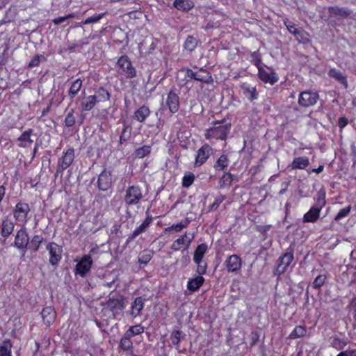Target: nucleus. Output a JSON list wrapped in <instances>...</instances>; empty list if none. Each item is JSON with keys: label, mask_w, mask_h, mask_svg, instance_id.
I'll return each instance as SVG.
<instances>
[{"label": "nucleus", "mask_w": 356, "mask_h": 356, "mask_svg": "<svg viewBox=\"0 0 356 356\" xmlns=\"http://www.w3.org/2000/svg\"><path fill=\"white\" fill-rule=\"evenodd\" d=\"M230 130V124H222L220 122H216L214 126L207 129L205 138L207 139H220L225 140Z\"/></svg>", "instance_id": "1"}, {"label": "nucleus", "mask_w": 356, "mask_h": 356, "mask_svg": "<svg viewBox=\"0 0 356 356\" xmlns=\"http://www.w3.org/2000/svg\"><path fill=\"white\" fill-rule=\"evenodd\" d=\"M144 197L142 189L138 186H129L125 191L124 202L127 206L137 205Z\"/></svg>", "instance_id": "2"}, {"label": "nucleus", "mask_w": 356, "mask_h": 356, "mask_svg": "<svg viewBox=\"0 0 356 356\" xmlns=\"http://www.w3.org/2000/svg\"><path fill=\"white\" fill-rule=\"evenodd\" d=\"M124 307V299L121 296L109 298L104 307V309L110 311L114 317L120 314Z\"/></svg>", "instance_id": "3"}, {"label": "nucleus", "mask_w": 356, "mask_h": 356, "mask_svg": "<svg viewBox=\"0 0 356 356\" xmlns=\"http://www.w3.org/2000/svg\"><path fill=\"white\" fill-rule=\"evenodd\" d=\"M258 76L264 83L270 85L275 84L278 81L277 74L273 71V69L265 66L261 65V61H258Z\"/></svg>", "instance_id": "4"}, {"label": "nucleus", "mask_w": 356, "mask_h": 356, "mask_svg": "<svg viewBox=\"0 0 356 356\" xmlns=\"http://www.w3.org/2000/svg\"><path fill=\"white\" fill-rule=\"evenodd\" d=\"M116 67L119 73L124 74L127 78H132L136 75V71L127 56H121L118 59Z\"/></svg>", "instance_id": "5"}, {"label": "nucleus", "mask_w": 356, "mask_h": 356, "mask_svg": "<svg viewBox=\"0 0 356 356\" xmlns=\"http://www.w3.org/2000/svg\"><path fill=\"white\" fill-rule=\"evenodd\" d=\"M97 249L92 248L90 251V254L84 255L76 266V273L83 277L90 269L92 261L90 254H95Z\"/></svg>", "instance_id": "6"}, {"label": "nucleus", "mask_w": 356, "mask_h": 356, "mask_svg": "<svg viewBox=\"0 0 356 356\" xmlns=\"http://www.w3.org/2000/svg\"><path fill=\"white\" fill-rule=\"evenodd\" d=\"M193 239L194 234L186 232L184 234L179 236V237L172 243L171 249L175 251H178L182 248L184 250H187Z\"/></svg>", "instance_id": "7"}, {"label": "nucleus", "mask_w": 356, "mask_h": 356, "mask_svg": "<svg viewBox=\"0 0 356 356\" xmlns=\"http://www.w3.org/2000/svg\"><path fill=\"white\" fill-rule=\"evenodd\" d=\"M74 159V149L68 148L63 152L58 162V171H63L72 163Z\"/></svg>", "instance_id": "8"}, {"label": "nucleus", "mask_w": 356, "mask_h": 356, "mask_svg": "<svg viewBox=\"0 0 356 356\" xmlns=\"http://www.w3.org/2000/svg\"><path fill=\"white\" fill-rule=\"evenodd\" d=\"M211 151L212 149L209 145L204 144L202 146L197 152L194 163L195 167H200L203 165L210 156Z\"/></svg>", "instance_id": "9"}, {"label": "nucleus", "mask_w": 356, "mask_h": 356, "mask_svg": "<svg viewBox=\"0 0 356 356\" xmlns=\"http://www.w3.org/2000/svg\"><path fill=\"white\" fill-rule=\"evenodd\" d=\"M29 211L30 207L27 203L19 202L15 206L14 217L16 220L25 223L27 222V216Z\"/></svg>", "instance_id": "10"}, {"label": "nucleus", "mask_w": 356, "mask_h": 356, "mask_svg": "<svg viewBox=\"0 0 356 356\" xmlns=\"http://www.w3.org/2000/svg\"><path fill=\"white\" fill-rule=\"evenodd\" d=\"M47 250L50 254L49 262L51 265H56L61 259L62 248L55 243H49L47 245Z\"/></svg>", "instance_id": "11"}, {"label": "nucleus", "mask_w": 356, "mask_h": 356, "mask_svg": "<svg viewBox=\"0 0 356 356\" xmlns=\"http://www.w3.org/2000/svg\"><path fill=\"white\" fill-rule=\"evenodd\" d=\"M29 241V236L27 234L26 228L24 226L19 229L15 236L14 245L17 249H25L28 245Z\"/></svg>", "instance_id": "12"}, {"label": "nucleus", "mask_w": 356, "mask_h": 356, "mask_svg": "<svg viewBox=\"0 0 356 356\" xmlns=\"http://www.w3.org/2000/svg\"><path fill=\"white\" fill-rule=\"evenodd\" d=\"M318 95L315 92L305 91L300 93L299 97V104L302 106H310L316 103Z\"/></svg>", "instance_id": "13"}, {"label": "nucleus", "mask_w": 356, "mask_h": 356, "mask_svg": "<svg viewBox=\"0 0 356 356\" xmlns=\"http://www.w3.org/2000/svg\"><path fill=\"white\" fill-rule=\"evenodd\" d=\"M186 76L191 79H195L204 83L209 82V81L211 79V76H209V74L202 69L200 70V71L198 72H193L190 69H186Z\"/></svg>", "instance_id": "14"}, {"label": "nucleus", "mask_w": 356, "mask_h": 356, "mask_svg": "<svg viewBox=\"0 0 356 356\" xmlns=\"http://www.w3.org/2000/svg\"><path fill=\"white\" fill-rule=\"evenodd\" d=\"M293 259V255L292 253H285L282 257L280 258L279 264L276 269L277 273L279 275L284 273L291 264Z\"/></svg>", "instance_id": "15"}, {"label": "nucleus", "mask_w": 356, "mask_h": 356, "mask_svg": "<svg viewBox=\"0 0 356 356\" xmlns=\"http://www.w3.org/2000/svg\"><path fill=\"white\" fill-rule=\"evenodd\" d=\"M226 266L229 272H236L241 269L242 265L241 259L236 254L229 256L226 261Z\"/></svg>", "instance_id": "16"}, {"label": "nucleus", "mask_w": 356, "mask_h": 356, "mask_svg": "<svg viewBox=\"0 0 356 356\" xmlns=\"http://www.w3.org/2000/svg\"><path fill=\"white\" fill-rule=\"evenodd\" d=\"M166 104L170 112L176 113L179 109V105L178 95L174 92H170L166 99Z\"/></svg>", "instance_id": "17"}, {"label": "nucleus", "mask_w": 356, "mask_h": 356, "mask_svg": "<svg viewBox=\"0 0 356 356\" xmlns=\"http://www.w3.org/2000/svg\"><path fill=\"white\" fill-rule=\"evenodd\" d=\"M41 316L44 323L49 325L55 321L56 314L54 309L52 307L49 306L42 309Z\"/></svg>", "instance_id": "18"}, {"label": "nucleus", "mask_w": 356, "mask_h": 356, "mask_svg": "<svg viewBox=\"0 0 356 356\" xmlns=\"http://www.w3.org/2000/svg\"><path fill=\"white\" fill-rule=\"evenodd\" d=\"M111 174L109 172H102L98 179V186L102 191H106L111 184Z\"/></svg>", "instance_id": "19"}, {"label": "nucleus", "mask_w": 356, "mask_h": 356, "mask_svg": "<svg viewBox=\"0 0 356 356\" xmlns=\"http://www.w3.org/2000/svg\"><path fill=\"white\" fill-rule=\"evenodd\" d=\"M14 223L8 218H5L1 223V236L6 238L14 230Z\"/></svg>", "instance_id": "20"}, {"label": "nucleus", "mask_w": 356, "mask_h": 356, "mask_svg": "<svg viewBox=\"0 0 356 356\" xmlns=\"http://www.w3.org/2000/svg\"><path fill=\"white\" fill-rule=\"evenodd\" d=\"M144 307V302L141 297L136 298L134 301L131 303V315L136 318L140 314V312L143 310Z\"/></svg>", "instance_id": "21"}, {"label": "nucleus", "mask_w": 356, "mask_h": 356, "mask_svg": "<svg viewBox=\"0 0 356 356\" xmlns=\"http://www.w3.org/2000/svg\"><path fill=\"white\" fill-rule=\"evenodd\" d=\"M32 130H28L24 131L20 137L18 138L19 146L22 147H30L33 143V140L31 139V136L32 134Z\"/></svg>", "instance_id": "22"}, {"label": "nucleus", "mask_w": 356, "mask_h": 356, "mask_svg": "<svg viewBox=\"0 0 356 356\" xmlns=\"http://www.w3.org/2000/svg\"><path fill=\"white\" fill-rule=\"evenodd\" d=\"M150 111L145 106H140L134 114V118L140 122H143L149 115Z\"/></svg>", "instance_id": "23"}, {"label": "nucleus", "mask_w": 356, "mask_h": 356, "mask_svg": "<svg viewBox=\"0 0 356 356\" xmlns=\"http://www.w3.org/2000/svg\"><path fill=\"white\" fill-rule=\"evenodd\" d=\"M208 250L207 245L205 243H202L199 245L194 252L193 261L195 263H199L201 261H203L202 259Z\"/></svg>", "instance_id": "24"}, {"label": "nucleus", "mask_w": 356, "mask_h": 356, "mask_svg": "<svg viewBox=\"0 0 356 356\" xmlns=\"http://www.w3.org/2000/svg\"><path fill=\"white\" fill-rule=\"evenodd\" d=\"M92 96L95 97L97 103H99L109 100L111 94L105 88H100L95 91Z\"/></svg>", "instance_id": "25"}, {"label": "nucleus", "mask_w": 356, "mask_h": 356, "mask_svg": "<svg viewBox=\"0 0 356 356\" xmlns=\"http://www.w3.org/2000/svg\"><path fill=\"white\" fill-rule=\"evenodd\" d=\"M309 164V160L307 157L300 156L295 158L292 162L293 169H305Z\"/></svg>", "instance_id": "26"}, {"label": "nucleus", "mask_w": 356, "mask_h": 356, "mask_svg": "<svg viewBox=\"0 0 356 356\" xmlns=\"http://www.w3.org/2000/svg\"><path fill=\"white\" fill-rule=\"evenodd\" d=\"M321 209L316 207H312L307 212L304 216V221L309 222H315L319 217Z\"/></svg>", "instance_id": "27"}, {"label": "nucleus", "mask_w": 356, "mask_h": 356, "mask_svg": "<svg viewBox=\"0 0 356 356\" xmlns=\"http://www.w3.org/2000/svg\"><path fill=\"white\" fill-rule=\"evenodd\" d=\"M204 279L202 276H197L194 279L190 280L187 283L188 289L192 291H195L200 289L202 285Z\"/></svg>", "instance_id": "28"}, {"label": "nucleus", "mask_w": 356, "mask_h": 356, "mask_svg": "<svg viewBox=\"0 0 356 356\" xmlns=\"http://www.w3.org/2000/svg\"><path fill=\"white\" fill-rule=\"evenodd\" d=\"M189 222L187 220L181 221L177 223L172 224V225L165 227L164 232L165 233L175 232L176 233L180 232L182 229L187 227Z\"/></svg>", "instance_id": "29"}, {"label": "nucleus", "mask_w": 356, "mask_h": 356, "mask_svg": "<svg viewBox=\"0 0 356 356\" xmlns=\"http://www.w3.org/2000/svg\"><path fill=\"white\" fill-rule=\"evenodd\" d=\"M174 6L178 10H188L194 6V3L191 0H175Z\"/></svg>", "instance_id": "30"}, {"label": "nucleus", "mask_w": 356, "mask_h": 356, "mask_svg": "<svg viewBox=\"0 0 356 356\" xmlns=\"http://www.w3.org/2000/svg\"><path fill=\"white\" fill-rule=\"evenodd\" d=\"M329 13L332 16L346 17L349 15L350 13L349 10L344 8H341L339 7H330Z\"/></svg>", "instance_id": "31"}, {"label": "nucleus", "mask_w": 356, "mask_h": 356, "mask_svg": "<svg viewBox=\"0 0 356 356\" xmlns=\"http://www.w3.org/2000/svg\"><path fill=\"white\" fill-rule=\"evenodd\" d=\"M97 104L95 97L90 95L86 97L81 102V107L83 111H90Z\"/></svg>", "instance_id": "32"}, {"label": "nucleus", "mask_w": 356, "mask_h": 356, "mask_svg": "<svg viewBox=\"0 0 356 356\" xmlns=\"http://www.w3.org/2000/svg\"><path fill=\"white\" fill-rule=\"evenodd\" d=\"M82 87V81L80 79H76L72 83L70 88L69 90V95L72 99L74 98L78 92L80 91Z\"/></svg>", "instance_id": "33"}, {"label": "nucleus", "mask_w": 356, "mask_h": 356, "mask_svg": "<svg viewBox=\"0 0 356 356\" xmlns=\"http://www.w3.org/2000/svg\"><path fill=\"white\" fill-rule=\"evenodd\" d=\"M151 221H152V219L149 218H147L142 223L141 225L137 227L136 229H135V230L132 233V236H131V238H136L137 236H138L139 234L143 233L146 229L147 228V227L149 225V224L151 223Z\"/></svg>", "instance_id": "34"}, {"label": "nucleus", "mask_w": 356, "mask_h": 356, "mask_svg": "<svg viewBox=\"0 0 356 356\" xmlns=\"http://www.w3.org/2000/svg\"><path fill=\"white\" fill-rule=\"evenodd\" d=\"M229 160L226 155H221L216 163L214 164V168L216 170L222 171L225 170V168L228 165Z\"/></svg>", "instance_id": "35"}, {"label": "nucleus", "mask_w": 356, "mask_h": 356, "mask_svg": "<svg viewBox=\"0 0 356 356\" xmlns=\"http://www.w3.org/2000/svg\"><path fill=\"white\" fill-rule=\"evenodd\" d=\"M328 75L330 77L336 79L337 81H340L341 83L344 84L346 87H347L346 79L340 71L336 69H331L328 72Z\"/></svg>", "instance_id": "36"}, {"label": "nucleus", "mask_w": 356, "mask_h": 356, "mask_svg": "<svg viewBox=\"0 0 356 356\" xmlns=\"http://www.w3.org/2000/svg\"><path fill=\"white\" fill-rule=\"evenodd\" d=\"M120 346L124 350H131L133 348V343L131 340V337L124 334L120 340Z\"/></svg>", "instance_id": "37"}, {"label": "nucleus", "mask_w": 356, "mask_h": 356, "mask_svg": "<svg viewBox=\"0 0 356 356\" xmlns=\"http://www.w3.org/2000/svg\"><path fill=\"white\" fill-rule=\"evenodd\" d=\"M144 332V327L138 324L134 326H131L129 330L125 332V334L129 337L140 334Z\"/></svg>", "instance_id": "38"}, {"label": "nucleus", "mask_w": 356, "mask_h": 356, "mask_svg": "<svg viewBox=\"0 0 356 356\" xmlns=\"http://www.w3.org/2000/svg\"><path fill=\"white\" fill-rule=\"evenodd\" d=\"M195 180V175L190 172H186L182 178V186L184 188H189Z\"/></svg>", "instance_id": "39"}, {"label": "nucleus", "mask_w": 356, "mask_h": 356, "mask_svg": "<svg viewBox=\"0 0 356 356\" xmlns=\"http://www.w3.org/2000/svg\"><path fill=\"white\" fill-rule=\"evenodd\" d=\"M197 45V40L192 36H188L184 44V47L186 50L191 52L195 49Z\"/></svg>", "instance_id": "40"}, {"label": "nucleus", "mask_w": 356, "mask_h": 356, "mask_svg": "<svg viewBox=\"0 0 356 356\" xmlns=\"http://www.w3.org/2000/svg\"><path fill=\"white\" fill-rule=\"evenodd\" d=\"M233 178L230 173L225 174L219 181V185L220 188H226L231 185Z\"/></svg>", "instance_id": "41"}, {"label": "nucleus", "mask_w": 356, "mask_h": 356, "mask_svg": "<svg viewBox=\"0 0 356 356\" xmlns=\"http://www.w3.org/2000/svg\"><path fill=\"white\" fill-rule=\"evenodd\" d=\"M307 330L302 326H297L296 327L292 332L290 334V338L296 339L298 337H303L306 334Z\"/></svg>", "instance_id": "42"}, {"label": "nucleus", "mask_w": 356, "mask_h": 356, "mask_svg": "<svg viewBox=\"0 0 356 356\" xmlns=\"http://www.w3.org/2000/svg\"><path fill=\"white\" fill-rule=\"evenodd\" d=\"M151 152V147L149 145H144L141 147L138 148L135 154L136 156L138 158H143L145 156L148 155Z\"/></svg>", "instance_id": "43"}, {"label": "nucleus", "mask_w": 356, "mask_h": 356, "mask_svg": "<svg viewBox=\"0 0 356 356\" xmlns=\"http://www.w3.org/2000/svg\"><path fill=\"white\" fill-rule=\"evenodd\" d=\"M298 33L299 34H296L295 37L299 42L303 43L309 42V35L307 32H305L302 29H299Z\"/></svg>", "instance_id": "44"}, {"label": "nucleus", "mask_w": 356, "mask_h": 356, "mask_svg": "<svg viewBox=\"0 0 356 356\" xmlns=\"http://www.w3.org/2000/svg\"><path fill=\"white\" fill-rule=\"evenodd\" d=\"M0 356H11V344L5 343L0 346Z\"/></svg>", "instance_id": "45"}, {"label": "nucleus", "mask_w": 356, "mask_h": 356, "mask_svg": "<svg viewBox=\"0 0 356 356\" xmlns=\"http://www.w3.org/2000/svg\"><path fill=\"white\" fill-rule=\"evenodd\" d=\"M104 15H105V13L94 15L93 16H91V17L87 18L85 21H83V24H88L90 23H96L97 22H99Z\"/></svg>", "instance_id": "46"}, {"label": "nucleus", "mask_w": 356, "mask_h": 356, "mask_svg": "<svg viewBox=\"0 0 356 356\" xmlns=\"http://www.w3.org/2000/svg\"><path fill=\"white\" fill-rule=\"evenodd\" d=\"M351 210V207L348 206L347 207H345L339 211V212L337 213V215L335 216L334 220H339L345 217H346L348 213H350Z\"/></svg>", "instance_id": "47"}, {"label": "nucleus", "mask_w": 356, "mask_h": 356, "mask_svg": "<svg viewBox=\"0 0 356 356\" xmlns=\"http://www.w3.org/2000/svg\"><path fill=\"white\" fill-rule=\"evenodd\" d=\"M325 279L326 277L324 275H318L313 282V286L314 288H320L325 283Z\"/></svg>", "instance_id": "48"}, {"label": "nucleus", "mask_w": 356, "mask_h": 356, "mask_svg": "<svg viewBox=\"0 0 356 356\" xmlns=\"http://www.w3.org/2000/svg\"><path fill=\"white\" fill-rule=\"evenodd\" d=\"M44 59V57L42 55H36L29 62V67H33L38 66L40 61Z\"/></svg>", "instance_id": "49"}, {"label": "nucleus", "mask_w": 356, "mask_h": 356, "mask_svg": "<svg viewBox=\"0 0 356 356\" xmlns=\"http://www.w3.org/2000/svg\"><path fill=\"white\" fill-rule=\"evenodd\" d=\"M65 125L67 127H72L75 123V117L72 112H69L65 119Z\"/></svg>", "instance_id": "50"}, {"label": "nucleus", "mask_w": 356, "mask_h": 356, "mask_svg": "<svg viewBox=\"0 0 356 356\" xmlns=\"http://www.w3.org/2000/svg\"><path fill=\"white\" fill-rule=\"evenodd\" d=\"M197 264V271L200 275H203L206 273L207 270V264L203 261H201L199 263H195Z\"/></svg>", "instance_id": "51"}, {"label": "nucleus", "mask_w": 356, "mask_h": 356, "mask_svg": "<svg viewBox=\"0 0 356 356\" xmlns=\"http://www.w3.org/2000/svg\"><path fill=\"white\" fill-rule=\"evenodd\" d=\"M225 197L224 195H218L216 197L215 201L211 206V210H215L218 208L219 204L225 200Z\"/></svg>", "instance_id": "52"}, {"label": "nucleus", "mask_w": 356, "mask_h": 356, "mask_svg": "<svg viewBox=\"0 0 356 356\" xmlns=\"http://www.w3.org/2000/svg\"><path fill=\"white\" fill-rule=\"evenodd\" d=\"M43 238L40 236H35L33 237L31 243L35 246V250L39 249L40 243L42 242Z\"/></svg>", "instance_id": "53"}, {"label": "nucleus", "mask_w": 356, "mask_h": 356, "mask_svg": "<svg viewBox=\"0 0 356 356\" xmlns=\"http://www.w3.org/2000/svg\"><path fill=\"white\" fill-rule=\"evenodd\" d=\"M181 332L180 331H175L172 334V341L173 344H178L180 341Z\"/></svg>", "instance_id": "54"}, {"label": "nucleus", "mask_w": 356, "mask_h": 356, "mask_svg": "<svg viewBox=\"0 0 356 356\" xmlns=\"http://www.w3.org/2000/svg\"><path fill=\"white\" fill-rule=\"evenodd\" d=\"M284 24L287 28V29L289 30V31L293 34L295 36L296 34H299L298 33V29H297L294 25H292V24H288L287 22H284Z\"/></svg>", "instance_id": "55"}, {"label": "nucleus", "mask_w": 356, "mask_h": 356, "mask_svg": "<svg viewBox=\"0 0 356 356\" xmlns=\"http://www.w3.org/2000/svg\"><path fill=\"white\" fill-rule=\"evenodd\" d=\"M71 17H73V15L70 14V15L64 16V17H60L56 18L53 20V22L55 24H58L63 22L65 19H67L68 18H71Z\"/></svg>", "instance_id": "56"}, {"label": "nucleus", "mask_w": 356, "mask_h": 356, "mask_svg": "<svg viewBox=\"0 0 356 356\" xmlns=\"http://www.w3.org/2000/svg\"><path fill=\"white\" fill-rule=\"evenodd\" d=\"M337 356H356V350H351L342 351L339 354H338Z\"/></svg>", "instance_id": "57"}, {"label": "nucleus", "mask_w": 356, "mask_h": 356, "mask_svg": "<svg viewBox=\"0 0 356 356\" xmlns=\"http://www.w3.org/2000/svg\"><path fill=\"white\" fill-rule=\"evenodd\" d=\"M347 124H348V120H347L346 118H341L339 120V127L343 128L344 127L346 126Z\"/></svg>", "instance_id": "58"}, {"label": "nucleus", "mask_w": 356, "mask_h": 356, "mask_svg": "<svg viewBox=\"0 0 356 356\" xmlns=\"http://www.w3.org/2000/svg\"><path fill=\"white\" fill-rule=\"evenodd\" d=\"M150 259V257L149 255L148 256H146L144 259H143V256L139 257V262L140 264H147Z\"/></svg>", "instance_id": "59"}, {"label": "nucleus", "mask_w": 356, "mask_h": 356, "mask_svg": "<svg viewBox=\"0 0 356 356\" xmlns=\"http://www.w3.org/2000/svg\"><path fill=\"white\" fill-rule=\"evenodd\" d=\"M323 168H324L323 165H320V166H318V168L314 169L313 171L316 172V173H320V172H321L323 170Z\"/></svg>", "instance_id": "60"}, {"label": "nucleus", "mask_w": 356, "mask_h": 356, "mask_svg": "<svg viewBox=\"0 0 356 356\" xmlns=\"http://www.w3.org/2000/svg\"><path fill=\"white\" fill-rule=\"evenodd\" d=\"M257 334H254V333H252V341H253V342H254L255 341H257Z\"/></svg>", "instance_id": "61"}, {"label": "nucleus", "mask_w": 356, "mask_h": 356, "mask_svg": "<svg viewBox=\"0 0 356 356\" xmlns=\"http://www.w3.org/2000/svg\"><path fill=\"white\" fill-rule=\"evenodd\" d=\"M120 1V0H112V1H113V2H118V1Z\"/></svg>", "instance_id": "62"}]
</instances>
